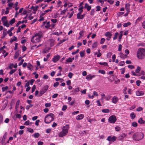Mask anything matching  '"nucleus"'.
Listing matches in <instances>:
<instances>
[{
  "label": "nucleus",
  "mask_w": 145,
  "mask_h": 145,
  "mask_svg": "<svg viewBox=\"0 0 145 145\" xmlns=\"http://www.w3.org/2000/svg\"><path fill=\"white\" fill-rule=\"evenodd\" d=\"M105 39L104 38H102L101 40L100 44H103L105 41Z\"/></svg>",
  "instance_id": "09e8293b"
},
{
  "label": "nucleus",
  "mask_w": 145,
  "mask_h": 145,
  "mask_svg": "<svg viewBox=\"0 0 145 145\" xmlns=\"http://www.w3.org/2000/svg\"><path fill=\"white\" fill-rule=\"evenodd\" d=\"M123 33V31H121L120 32V35L118 37V39H119L120 40L122 37Z\"/></svg>",
  "instance_id": "ea45409f"
},
{
  "label": "nucleus",
  "mask_w": 145,
  "mask_h": 145,
  "mask_svg": "<svg viewBox=\"0 0 145 145\" xmlns=\"http://www.w3.org/2000/svg\"><path fill=\"white\" fill-rule=\"evenodd\" d=\"M7 30L5 29H4L3 31V37H5L7 35Z\"/></svg>",
  "instance_id": "4c0bfd02"
},
{
  "label": "nucleus",
  "mask_w": 145,
  "mask_h": 145,
  "mask_svg": "<svg viewBox=\"0 0 145 145\" xmlns=\"http://www.w3.org/2000/svg\"><path fill=\"white\" fill-rule=\"evenodd\" d=\"M6 20L7 17L6 16H3L1 20L3 23L7 21Z\"/></svg>",
  "instance_id": "c9c22d12"
},
{
  "label": "nucleus",
  "mask_w": 145,
  "mask_h": 145,
  "mask_svg": "<svg viewBox=\"0 0 145 145\" xmlns=\"http://www.w3.org/2000/svg\"><path fill=\"white\" fill-rule=\"evenodd\" d=\"M79 51V49H78L76 51L72 52V55H75L78 53Z\"/></svg>",
  "instance_id": "e2e57ef3"
},
{
  "label": "nucleus",
  "mask_w": 145,
  "mask_h": 145,
  "mask_svg": "<svg viewBox=\"0 0 145 145\" xmlns=\"http://www.w3.org/2000/svg\"><path fill=\"white\" fill-rule=\"evenodd\" d=\"M8 88L7 86H6L5 87H3L2 88V91L3 92L4 91H5L7 90Z\"/></svg>",
  "instance_id": "4d7b16f0"
},
{
  "label": "nucleus",
  "mask_w": 145,
  "mask_h": 145,
  "mask_svg": "<svg viewBox=\"0 0 145 145\" xmlns=\"http://www.w3.org/2000/svg\"><path fill=\"white\" fill-rule=\"evenodd\" d=\"M68 133V126H66L65 127H64L62 131L59 134V136L60 137H62L65 136Z\"/></svg>",
  "instance_id": "39448f33"
},
{
  "label": "nucleus",
  "mask_w": 145,
  "mask_h": 145,
  "mask_svg": "<svg viewBox=\"0 0 145 145\" xmlns=\"http://www.w3.org/2000/svg\"><path fill=\"white\" fill-rule=\"evenodd\" d=\"M118 98L115 96H114L112 99V102L114 104L116 103L118 101Z\"/></svg>",
  "instance_id": "9d476101"
},
{
  "label": "nucleus",
  "mask_w": 145,
  "mask_h": 145,
  "mask_svg": "<svg viewBox=\"0 0 145 145\" xmlns=\"http://www.w3.org/2000/svg\"><path fill=\"white\" fill-rule=\"evenodd\" d=\"M77 18L78 19H82L83 18V16L81 13H78L77 14Z\"/></svg>",
  "instance_id": "f3484780"
},
{
  "label": "nucleus",
  "mask_w": 145,
  "mask_h": 145,
  "mask_svg": "<svg viewBox=\"0 0 145 145\" xmlns=\"http://www.w3.org/2000/svg\"><path fill=\"white\" fill-rule=\"evenodd\" d=\"M33 135L35 138H37L40 136V135L39 133H36Z\"/></svg>",
  "instance_id": "37998d69"
},
{
  "label": "nucleus",
  "mask_w": 145,
  "mask_h": 145,
  "mask_svg": "<svg viewBox=\"0 0 145 145\" xmlns=\"http://www.w3.org/2000/svg\"><path fill=\"white\" fill-rule=\"evenodd\" d=\"M116 58V55L115 54H114L112 55V61L113 62H115Z\"/></svg>",
  "instance_id": "680f3d73"
},
{
  "label": "nucleus",
  "mask_w": 145,
  "mask_h": 145,
  "mask_svg": "<svg viewBox=\"0 0 145 145\" xmlns=\"http://www.w3.org/2000/svg\"><path fill=\"white\" fill-rule=\"evenodd\" d=\"M117 139V137L115 136H113L111 137V140L113 142L115 141Z\"/></svg>",
  "instance_id": "6e6d98bb"
},
{
  "label": "nucleus",
  "mask_w": 145,
  "mask_h": 145,
  "mask_svg": "<svg viewBox=\"0 0 145 145\" xmlns=\"http://www.w3.org/2000/svg\"><path fill=\"white\" fill-rule=\"evenodd\" d=\"M131 24V23L130 22H128L127 23H123V25L124 27H128Z\"/></svg>",
  "instance_id": "4be33fe9"
},
{
  "label": "nucleus",
  "mask_w": 145,
  "mask_h": 145,
  "mask_svg": "<svg viewBox=\"0 0 145 145\" xmlns=\"http://www.w3.org/2000/svg\"><path fill=\"white\" fill-rule=\"evenodd\" d=\"M62 32L61 31H59V32L56 31L55 32L53 33L52 34L54 35H56L58 36H59L61 34Z\"/></svg>",
  "instance_id": "c85d7f7f"
},
{
  "label": "nucleus",
  "mask_w": 145,
  "mask_h": 145,
  "mask_svg": "<svg viewBox=\"0 0 145 145\" xmlns=\"http://www.w3.org/2000/svg\"><path fill=\"white\" fill-rule=\"evenodd\" d=\"M112 55V53L111 52H109L106 55V57L107 58H110Z\"/></svg>",
  "instance_id": "49530a36"
},
{
  "label": "nucleus",
  "mask_w": 145,
  "mask_h": 145,
  "mask_svg": "<svg viewBox=\"0 0 145 145\" xmlns=\"http://www.w3.org/2000/svg\"><path fill=\"white\" fill-rule=\"evenodd\" d=\"M124 13V12H118L117 14V15L118 16H120L122 15Z\"/></svg>",
  "instance_id": "052dcab7"
},
{
  "label": "nucleus",
  "mask_w": 145,
  "mask_h": 145,
  "mask_svg": "<svg viewBox=\"0 0 145 145\" xmlns=\"http://www.w3.org/2000/svg\"><path fill=\"white\" fill-rule=\"evenodd\" d=\"M7 33L8 34H9V35L10 36H11L12 35V33L11 32V30H8L7 32Z\"/></svg>",
  "instance_id": "774afa93"
},
{
  "label": "nucleus",
  "mask_w": 145,
  "mask_h": 145,
  "mask_svg": "<svg viewBox=\"0 0 145 145\" xmlns=\"http://www.w3.org/2000/svg\"><path fill=\"white\" fill-rule=\"evenodd\" d=\"M15 21V18H13L12 20H10L9 22L10 24L12 25V24H14Z\"/></svg>",
  "instance_id": "e433bc0d"
},
{
  "label": "nucleus",
  "mask_w": 145,
  "mask_h": 145,
  "mask_svg": "<svg viewBox=\"0 0 145 145\" xmlns=\"http://www.w3.org/2000/svg\"><path fill=\"white\" fill-rule=\"evenodd\" d=\"M16 69H12L9 72L10 74L11 75L14 72H16Z\"/></svg>",
  "instance_id": "8fccbe9b"
},
{
  "label": "nucleus",
  "mask_w": 145,
  "mask_h": 145,
  "mask_svg": "<svg viewBox=\"0 0 145 145\" xmlns=\"http://www.w3.org/2000/svg\"><path fill=\"white\" fill-rule=\"evenodd\" d=\"M144 135L141 132H137L134 134L132 136L133 139L135 141H139L144 138Z\"/></svg>",
  "instance_id": "f03ea898"
},
{
  "label": "nucleus",
  "mask_w": 145,
  "mask_h": 145,
  "mask_svg": "<svg viewBox=\"0 0 145 145\" xmlns=\"http://www.w3.org/2000/svg\"><path fill=\"white\" fill-rule=\"evenodd\" d=\"M3 25L7 27H8L9 26V24L7 21L3 23Z\"/></svg>",
  "instance_id": "de8ad7c7"
},
{
  "label": "nucleus",
  "mask_w": 145,
  "mask_h": 145,
  "mask_svg": "<svg viewBox=\"0 0 145 145\" xmlns=\"http://www.w3.org/2000/svg\"><path fill=\"white\" fill-rule=\"evenodd\" d=\"M84 115L83 114H80L78 115L76 118V119L78 120H80L82 119L84 117Z\"/></svg>",
  "instance_id": "9b49d317"
},
{
  "label": "nucleus",
  "mask_w": 145,
  "mask_h": 145,
  "mask_svg": "<svg viewBox=\"0 0 145 145\" xmlns=\"http://www.w3.org/2000/svg\"><path fill=\"white\" fill-rule=\"evenodd\" d=\"M60 56L58 55H55L52 59V61L54 63H56L60 59Z\"/></svg>",
  "instance_id": "0eeeda50"
},
{
  "label": "nucleus",
  "mask_w": 145,
  "mask_h": 145,
  "mask_svg": "<svg viewBox=\"0 0 145 145\" xmlns=\"http://www.w3.org/2000/svg\"><path fill=\"white\" fill-rule=\"evenodd\" d=\"M84 8H85L87 9V10L88 11H89L91 10V7L88 4L86 3L85 5Z\"/></svg>",
  "instance_id": "6ab92c4d"
},
{
  "label": "nucleus",
  "mask_w": 145,
  "mask_h": 145,
  "mask_svg": "<svg viewBox=\"0 0 145 145\" xmlns=\"http://www.w3.org/2000/svg\"><path fill=\"white\" fill-rule=\"evenodd\" d=\"M136 94L137 96L143 95L144 94V93L142 91H138L136 92Z\"/></svg>",
  "instance_id": "f8f14e48"
},
{
  "label": "nucleus",
  "mask_w": 145,
  "mask_h": 145,
  "mask_svg": "<svg viewBox=\"0 0 145 145\" xmlns=\"http://www.w3.org/2000/svg\"><path fill=\"white\" fill-rule=\"evenodd\" d=\"M3 121V116L0 115V124L2 123Z\"/></svg>",
  "instance_id": "13d9d810"
},
{
  "label": "nucleus",
  "mask_w": 145,
  "mask_h": 145,
  "mask_svg": "<svg viewBox=\"0 0 145 145\" xmlns=\"http://www.w3.org/2000/svg\"><path fill=\"white\" fill-rule=\"evenodd\" d=\"M137 56L139 59H143L145 57V50L143 48H139L137 52Z\"/></svg>",
  "instance_id": "7ed1b4c3"
},
{
  "label": "nucleus",
  "mask_w": 145,
  "mask_h": 145,
  "mask_svg": "<svg viewBox=\"0 0 145 145\" xmlns=\"http://www.w3.org/2000/svg\"><path fill=\"white\" fill-rule=\"evenodd\" d=\"M99 64L100 65H103L105 66H108V63H107L106 62H100L99 63Z\"/></svg>",
  "instance_id": "bb28decb"
},
{
  "label": "nucleus",
  "mask_w": 145,
  "mask_h": 145,
  "mask_svg": "<svg viewBox=\"0 0 145 145\" xmlns=\"http://www.w3.org/2000/svg\"><path fill=\"white\" fill-rule=\"evenodd\" d=\"M132 125L133 127H136L137 126V123L135 122H133L132 123Z\"/></svg>",
  "instance_id": "5fc2aeb1"
},
{
  "label": "nucleus",
  "mask_w": 145,
  "mask_h": 145,
  "mask_svg": "<svg viewBox=\"0 0 145 145\" xmlns=\"http://www.w3.org/2000/svg\"><path fill=\"white\" fill-rule=\"evenodd\" d=\"M54 115L52 113L47 114L44 118L45 123L47 124L50 123L54 120Z\"/></svg>",
  "instance_id": "20e7f679"
},
{
  "label": "nucleus",
  "mask_w": 145,
  "mask_h": 145,
  "mask_svg": "<svg viewBox=\"0 0 145 145\" xmlns=\"http://www.w3.org/2000/svg\"><path fill=\"white\" fill-rule=\"evenodd\" d=\"M120 57L122 59H124L126 57V55L124 54L122 52H120L119 53Z\"/></svg>",
  "instance_id": "412c9836"
},
{
  "label": "nucleus",
  "mask_w": 145,
  "mask_h": 145,
  "mask_svg": "<svg viewBox=\"0 0 145 145\" xmlns=\"http://www.w3.org/2000/svg\"><path fill=\"white\" fill-rule=\"evenodd\" d=\"M108 120L110 123H114L116 120V116L114 115L111 116L109 118Z\"/></svg>",
  "instance_id": "423d86ee"
},
{
  "label": "nucleus",
  "mask_w": 145,
  "mask_h": 145,
  "mask_svg": "<svg viewBox=\"0 0 145 145\" xmlns=\"http://www.w3.org/2000/svg\"><path fill=\"white\" fill-rule=\"evenodd\" d=\"M125 65V62L123 61H122L120 62L119 63L118 65L120 66H123Z\"/></svg>",
  "instance_id": "c03bdc74"
},
{
  "label": "nucleus",
  "mask_w": 145,
  "mask_h": 145,
  "mask_svg": "<svg viewBox=\"0 0 145 145\" xmlns=\"http://www.w3.org/2000/svg\"><path fill=\"white\" fill-rule=\"evenodd\" d=\"M51 106V104L50 103H46L45 104V106L46 107H49Z\"/></svg>",
  "instance_id": "603ef678"
},
{
  "label": "nucleus",
  "mask_w": 145,
  "mask_h": 145,
  "mask_svg": "<svg viewBox=\"0 0 145 145\" xmlns=\"http://www.w3.org/2000/svg\"><path fill=\"white\" fill-rule=\"evenodd\" d=\"M20 102V100L18 99L17 100L16 103L15 105V108L16 110L19 108V105Z\"/></svg>",
  "instance_id": "393cba45"
},
{
  "label": "nucleus",
  "mask_w": 145,
  "mask_h": 145,
  "mask_svg": "<svg viewBox=\"0 0 145 145\" xmlns=\"http://www.w3.org/2000/svg\"><path fill=\"white\" fill-rule=\"evenodd\" d=\"M36 89V86L35 85L33 86L32 88V89L31 91V93H33L35 91Z\"/></svg>",
  "instance_id": "0e129e2a"
},
{
  "label": "nucleus",
  "mask_w": 145,
  "mask_h": 145,
  "mask_svg": "<svg viewBox=\"0 0 145 145\" xmlns=\"http://www.w3.org/2000/svg\"><path fill=\"white\" fill-rule=\"evenodd\" d=\"M95 76L94 75H91V74H89L86 77V79L88 80H91L92 78H94Z\"/></svg>",
  "instance_id": "ddd939ff"
},
{
  "label": "nucleus",
  "mask_w": 145,
  "mask_h": 145,
  "mask_svg": "<svg viewBox=\"0 0 145 145\" xmlns=\"http://www.w3.org/2000/svg\"><path fill=\"white\" fill-rule=\"evenodd\" d=\"M46 91L43 89H41L40 91L39 96H41L43 95Z\"/></svg>",
  "instance_id": "5701e85b"
},
{
  "label": "nucleus",
  "mask_w": 145,
  "mask_h": 145,
  "mask_svg": "<svg viewBox=\"0 0 145 145\" xmlns=\"http://www.w3.org/2000/svg\"><path fill=\"white\" fill-rule=\"evenodd\" d=\"M111 97V96L110 95H108L107 96H106V97H105V99L106 100H109L110 99V98Z\"/></svg>",
  "instance_id": "3c124183"
},
{
  "label": "nucleus",
  "mask_w": 145,
  "mask_h": 145,
  "mask_svg": "<svg viewBox=\"0 0 145 145\" xmlns=\"http://www.w3.org/2000/svg\"><path fill=\"white\" fill-rule=\"evenodd\" d=\"M55 40L54 39H51L50 40L49 42L51 46H53L54 44Z\"/></svg>",
  "instance_id": "b1692460"
},
{
  "label": "nucleus",
  "mask_w": 145,
  "mask_h": 145,
  "mask_svg": "<svg viewBox=\"0 0 145 145\" xmlns=\"http://www.w3.org/2000/svg\"><path fill=\"white\" fill-rule=\"evenodd\" d=\"M43 37V33L41 31H39L35 34L31 38V41L32 42H38L41 41V39Z\"/></svg>",
  "instance_id": "f257e3e1"
},
{
  "label": "nucleus",
  "mask_w": 145,
  "mask_h": 145,
  "mask_svg": "<svg viewBox=\"0 0 145 145\" xmlns=\"http://www.w3.org/2000/svg\"><path fill=\"white\" fill-rule=\"evenodd\" d=\"M74 57H73L72 58L69 57L68 59H66V61L67 63H70L72 62L74 60Z\"/></svg>",
  "instance_id": "a211bd4d"
},
{
  "label": "nucleus",
  "mask_w": 145,
  "mask_h": 145,
  "mask_svg": "<svg viewBox=\"0 0 145 145\" xmlns=\"http://www.w3.org/2000/svg\"><path fill=\"white\" fill-rule=\"evenodd\" d=\"M141 70V68L140 67L138 66L137 67V69L135 71L136 73L138 74V72Z\"/></svg>",
  "instance_id": "58836bf2"
},
{
  "label": "nucleus",
  "mask_w": 145,
  "mask_h": 145,
  "mask_svg": "<svg viewBox=\"0 0 145 145\" xmlns=\"http://www.w3.org/2000/svg\"><path fill=\"white\" fill-rule=\"evenodd\" d=\"M43 25H44L46 28L48 29L50 27V23L49 22H44L43 23Z\"/></svg>",
  "instance_id": "1a4fd4ad"
},
{
  "label": "nucleus",
  "mask_w": 145,
  "mask_h": 145,
  "mask_svg": "<svg viewBox=\"0 0 145 145\" xmlns=\"http://www.w3.org/2000/svg\"><path fill=\"white\" fill-rule=\"evenodd\" d=\"M101 100L103 101L104 99H105V97L106 96H105V94L103 93H101Z\"/></svg>",
  "instance_id": "f704fd0d"
},
{
  "label": "nucleus",
  "mask_w": 145,
  "mask_h": 145,
  "mask_svg": "<svg viewBox=\"0 0 145 145\" xmlns=\"http://www.w3.org/2000/svg\"><path fill=\"white\" fill-rule=\"evenodd\" d=\"M99 73H100L102 74H105V71L103 70H99L98 71Z\"/></svg>",
  "instance_id": "a18cd8bd"
},
{
  "label": "nucleus",
  "mask_w": 145,
  "mask_h": 145,
  "mask_svg": "<svg viewBox=\"0 0 145 145\" xmlns=\"http://www.w3.org/2000/svg\"><path fill=\"white\" fill-rule=\"evenodd\" d=\"M130 116L132 119H133L135 117V114L134 113L132 112L130 114Z\"/></svg>",
  "instance_id": "c756f323"
},
{
  "label": "nucleus",
  "mask_w": 145,
  "mask_h": 145,
  "mask_svg": "<svg viewBox=\"0 0 145 145\" xmlns=\"http://www.w3.org/2000/svg\"><path fill=\"white\" fill-rule=\"evenodd\" d=\"M105 1H107V2L109 3L110 4H112L114 3V1H112V0H104Z\"/></svg>",
  "instance_id": "79ce46f5"
},
{
  "label": "nucleus",
  "mask_w": 145,
  "mask_h": 145,
  "mask_svg": "<svg viewBox=\"0 0 145 145\" xmlns=\"http://www.w3.org/2000/svg\"><path fill=\"white\" fill-rule=\"evenodd\" d=\"M105 36L106 37H111L112 36V34L110 32H107L105 34Z\"/></svg>",
  "instance_id": "a878e982"
},
{
  "label": "nucleus",
  "mask_w": 145,
  "mask_h": 145,
  "mask_svg": "<svg viewBox=\"0 0 145 145\" xmlns=\"http://www.w3.org/2000/svg\"><path fill=\"white\" fill-rule=\"evenodd\" d=\"M97 46V42H95L93 44L92 46V48H96Z\"/></svg>",
  "instance_id": "7c9ffc66"
},
{
  "label": "nucleus",
  "mask_w": 145,
  "mask_h": 145,
  "mask_svg": "<svg viewBox=\"0 0 145 145\" xmlns=\"http://www.w3.org/2000/svg\"><path fill=\"white\" fill-rule=\"evenodd\" d=\"M27 67L29 70L31 71H32L33 70V66L30 63H29L27 64Z\"/></svg>",
  "instance_id": "dca6fc26"
},
{
  "label": "nucleus",
  "mask_w": 145,
  "mask_h": 145,
  "mask_svg": "<svg viewBox=\"0 0 145 145\" xmlns=\"http://www.w3.org/2000/svg\"><path fill=\"white\" fill-rule=\"evenodd\" d=\"M122 48V46L121 44H120L118 46V51H121V50Z\"/></svg>",
  "instance_id": "864d4df0"
},
{
  "label": "nucleus",
  "mask_w": 145,
  "mask_h": 145,
  "mask_svg": "<svg viewBox=\"0 0 145 145\" xmlns=\"http://www.w3.org/2000/svg\"><path fill=\"white\" fill-rule=\"evenodd\" d=\"M144 122L145 121L142 120V118H140L139 120H138V122L139 123H144Z\"/></svg>",
  "instance_id": "473e14b6"
},
{
  "label": "nucleus",
  "mask_w": 145,
  "mask_h": 145,
  "mask_svg": "<svg viewBox=\"0 0 145 145\" xmlns=\"http://www.w3.org/2000/svg\"><path fill=\"white\" fill-rule=\"evenodd\" d=\"M80 56L81 57H82L84 56V52H80Z\"/></svg>",
  "instance_id": "bf43d9fd"
},
{
  "label": "nucleus",
  "mask_w": 145,
  "mask_h": 145,
  "mask_svg": "<svg viewBox=\"0 0 145 145\" xmlns=\"http://www.w3.org/2000/svg\"><path fill=\"white\" fill-rule=\"evenodd\" d=\"M93 95H88V97L89 98L93 99L94 98V96H97L98 95L97 93L95 91H93Z\"/></svg>",
  "instance_id": "4468645a"
},
{
  "label": "nucleus",
  "mask_w": 145,
  "mask_h": 145,
  "mask_svg": "<svg viewBox=\"0 0 145 145\" xmlns=\"http://www.w3.org/2000/svg\"><path fill=\"white\" fill-rule=\"evenodd\" d=\"M102 112L104 113H108L110 112V110L108 109H103L102 110Z\"/></svg>",
  "instance_id": "72a5a7b5"
},
{
  "label": "nucleus",
  "mask_w": 145,
  "mask_h": 145,
  "mask_svg": "<svg viewBox=\"0 0 145 145\" xmlns=\"http://www.w3.org/2000/svg\"><path fill=\"white\" fill-rule=\"evenodd\" d=\"M143 110L142 108L141 107H139L137 109V111L139 112L142 110Z\"/></svg>",
  "instance_id": "69168bd1"
},
{
  "label": "nucleus",
  "mask_w": 145,
  "mask_h": 145,
  "mask_svg": "<svg viewBox=\"0 0 145 145\" xmlns=\"http://www.w3.org/2000/svg\"><path fill=\"white\" fill-rule=\"evenodd\" d=\"M125 8L127 12H130L129 9L130 4L129 3H127L125 5Z\"/></svg>",
  "instance_id": "2eb2a0df"
},
{
  "label": "nucleus",
  "mask_w": 145,
  "mask_h": 145,
  "mask_svg": "<svg viewBox=\"0 0 145 145\" xmlns=\"http://www.w3.org/2000/svg\"><path fill=\"white\" fill-rule=\"evenodd\" d=\"M73 75V74L72 72H70L69 73L68 76L70 78H72Z\"/></svg>",
  "instance_id": "338daca9"
},
{
  "label": "nucleus",
  "mask_w": 145,
  "mask_h": 145,
  "mask_svg": "<svg viewBox=\"0 0 145 145\" xmlns=\"http://www.w3.org/2000/svg\"><path fill=\"white\" fill-rule=\"evenodd\" d=\"M119 33L118 32H116L114 33V37L113 38V39L114 40L116 39H117Z\"/></svg>",
  "instance_id": "cd10ccee"
},
{
  "label": "nucleus",
  "mask_w": 145,
  "mask_h": 145,
  "mask_svg": "<svg viewBox=\"0 0 145 145\" xmlns=\"http://www.w3.org/2000/svg\"><path fill=\"white\" fill-rule=\"evenodd\" d=\"M126 136L127 135L125 133H123L118 137V139L122 141L123 140L124 138H125Z\"/></svg>",
  "instance_id": "6e6552de"
},
{
  "label": "nucleus",
  "mask_w": 145,
  "mask_h": 145,
  "mask_svg": "<svg viewBox=\"0 0 145 145\" xmlns=\"http://www.w3.org/2000/svg\"><path fill=\"white\" fill-rule=\"evenodd\" d=\"M80 90V88L78 87L75 89H73L72 90V92L73 93L77 92L79 91Z\"/></svg>",
  "instance_id": "aec40b11"
},
{
  "label": "nucleus",
  "mask_w": 145,
  "mask_h": 145,
  "mask_svg": "<svg viewBox=\"0 0 145 145\" xmlns=\"http://www.w3.org/2000/svg\"><path fill=\"white\" fill-rule=\"evenodd\" d=\"M16 39L17 38L16 37L14 36L10 40V42L11 43H12L13 41L16 40Z\"/></svg>",
  "instance_id": "2f4dec72"
},
{
  "label": "nucleus",
  "mask_w": 145,
  "mask_h": 145,
  "mask_svg": "<svg viewBox=\"0 0 145 145\" xmlns=\"http://www.w3.org/2000/svg\"><path fill=\"white\" fill-rule=\"evenodd\" d=\"M52 10L51 9H48L46 10H45L44 11V12H43L44 13H43L42 14L43 15H44L45 14H46V13H48L49 12H51L52 11Z\"/></svg>",
  "instance_id": "a19ab883"
}]
</instances>
